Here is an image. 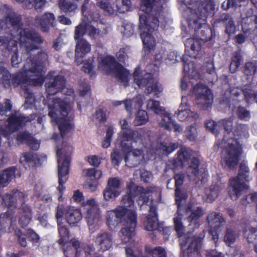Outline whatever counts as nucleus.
I'll use <instances>...</instances> for the list:
<instances>
[{"label":"nucleus","mask_w":257,"mask_h":257,"mask_svg":"<svg viewBox=\"0 0 257 257\" xmlns=\"http://www.w3.org/2000/svg\"><path fill=\"white\" fill-rule=\"evenodd\" d=\"M127 188L128 192L122 196L120 205L107 211L106 220L107 225L111 230H114L121 223L123 227L119 232L121 241L123 243L132 244L134 241V231L137 223V214L133 197L139 195L138 203L142 209L149 207V212L144 221V227L148 231L155 230L158 227V222L152 199L160 201L161 191L158 187L144 189L137 186L132 181L127 184Z\"/></svg>","instance_id":"1"},{"label":"nucleus","mask_w":257,"mask_h":257,"mask_svg":"<svg viewBox=\"0 0 257 257\" xmlns=\"http://www.w3.org/2000/svg\"><path fill=\"white\" fill-rule=\"evenodd\" d=\"M49 116L58 125L62 137L68 133L73 124L68 116L74 102L73 90L65 88L63 76H57L46 83Z\"/></svg>","instance_id":"2"},{"label":"nucleus","mask_w":257,"mask_h":257,"mask_svg":"<svg viewBox=\"0 0 257 257\" xmlns=\"http://www.w3.org/2000/svg\"><path fill=\"white\" fill-rule=\"evenodd\" d=\"M13 27L14 36L0 38V47H4L9 50H12L17 45V40L22 47L28 52L36 49V44H41L43 40L40 36L28 29H23L20 18L13 12H10L6 16L5 22L0 20V31Z\"/></svg>","instance_id":"3"},{"label":"nucleus","mask_w":257,"mask_h":257,"mask_svg":"<svg viewBox=\"0 0 257 257\" xmlns=\"http://www.w3.org/2000/svg\"><path fill=\"white\" fill-rule=\"evenodd\" d=\"M167 0H143L140 7V29L144 48L153 49L156 46L154 35L159 26L156 17L162 10L163 3Z\"/></svg>","instance_id":"4"},{"label":"nucleus","mask_w":257,"mask_h":257,"mask_svg":"<svg viewBox=\"0 0 257 257\" xmlns=\"http://www.w3.org/2000/svg\"><path fill=\"white\" fill-rule=\"evenodd\" d=\"M122 131L119 133L118 142L124 151L128 152L125 161L129 165L140 164L144 159L143 151L138 148L142 146V135L138 131L128 130V123L123 118L119 121Z\"/></svg>","instance_id":"5"},{"label":"nucleus","mask_w":257,"mask_h":257,"mask_svg":"<svg viewBox=\"0 0 257 257\" xmlns=\"http://www.w3.org/2000/svg\"><path fill=\"white\" fill-rule=\"evenodd\" d=\"M248 137L246 126L239 125L235 127L231 133V137L225 136L221 147L224 148L221 160L222 166L226 169L235 168L238 164L242 152L241 144L238 140Z\"/></svg>","instance_id":"6"},{"label":"nucleus","mask_w":257,"mask_h":257,"mask_svg":"<svg viewBox=\"0 0 257 257\" xmlns=\"http://www.w3.org/2000/svg\"><path fill=\"white\" fill-rule=\"evenodd\" d=\"M47 58V54L42 52L36 58L27 59L22 71L17 75L16 79L19 83L41 85L44 81V75L45 73L43 63Z\"/></svg>","instance_id":"7"},{"label":"nucleus","mask_w":257,"mask_h":257,"mask_svg":"<svg viewBox=\"0 0 257 257\" xmlns=\"http://www.w3.org/2000/svg\"><path fill=\"white\" fill-rule=\"evenodd\" d=\"M106 33L105 30L99 31L84 20L75 27L74 39L76 41L75 62L77 65L81 64L83 57L91 51V45L82 38L83 36L87 34L90 39H95Z\"/></svg>","instance_id":"8"},{"label":"nucleus","mask_w":257,"mask_h":257,"mask_svg":"<svg viewBox=\"0 0 257 257\" xmlns=\"http://www.w3.org/2000/svg\"><path fill=\"white\" fill-rule=\"evenodd\" d=\"M182 215L177 211L173 218L175 229L180 238L182 250L187 254L188 257H201L199 250L201 246L202 239L190 234H183L184 227L182 222Z\"/></svg>","instance_id":"9"},{"label":"nucleus","mask_w":257,"mask_h":257,"mask_svg":"<svg viewBox=\"0 0 257 257\" xmlns=\"http://www.w3.org/2000/svg\"><path fill=\"white\" fill-rule=\"evenodd\" d=\"M72 150V146L66 142H63L61 145H58L56 146L59 178L58 189L60 194L64 190L63 184L66 182L68 179L70 155Z\"/></svg>","instance_id":"10"},{"label":"nucleus","mask_w":257,"mask_h":257,"mask_svg":"<svg viewBox=\"0 0 257 257\" xmlns=\"http://www.w3.org/2000/svg\"><path fill=\"white\" fill-rule=\"evenodd\" d=\"M98 69L105 73L114 75L123 85H126L130 80L129 71L116 62L114 58L107 56L98 58Z\"/></svg>","instance_id":"11"},{"label":"nucleus","mask_w":257,"mask_h":257,"mask_svg":"<svg viewBox=\"0 0 257 257\" xmlns=\"http://www.w3.org/2000/svg\"><path fill=\"white\" fill-rule=\"evenodd\" d=\"M249 168L245 164H241L237 177L230 180L228 193L233 200H236L246 189L249 187L247 183L251 178L249 175Z\"/></svg>","instance_id":"12"},{"label":"nucleus","mask_w":257,"mask_h":257,"mask_svg":"<svg viewBox=\"0 0 257 257\" xmlns=\"http://www.w3.org/2000/svg\"><path fill=\"white\" fill-rule=\"evenodd\" d=\"M81 208L86 218L89 229L93 232L98 229L101 224V216L99 205L94 198L83 201Z\"/></svg>","instance_id":"13"},{"label":"nucleus","mask_w":257,"mask_h":257,"mask_svg":"<svg viewBox=\"0 0 257 257\" xmlns=\"http://www.w3.org/2000/svg\"><path fill=\"white\" fill-rule=\"evenodd\" d=\"M134 78L135 82L139 87H146V93H153L157 97L160 96L163 87L161 84L152 78L151 74L144 73L139 68H137L134 73Z\"/></svg>","instance_id":"14"},{"label":"nucleus","mask_w":257,"mask_h":257,"mask_svg":"<svg viewBox=\"0 0 257 257\" xmlns=\"http://www.w3.org/2000/svg\"><path fill=\"white\" fill-rule=\"evenodd\" d=\"M196 95V104L202 109L210 107L212 104L213 96L211 90L203 84L199 83L193 87Z\"/></svg>","instance_id":"15"},{"label":"nucleus","mask_w":257,"mask_h":257,"mask_svg":"<svg viewBox=\"0 0 257 257\" xmlns=\"http://www.w3.org/2000/svg\"><path fill=\"white\" fill-rule=\"evenodd\" d=\"M207 221L212 239L216 242L218 239V233L222 230L225 220L220 213L211 212L208 215Z\"/></svg>","instance_id":"16"},{"label":"nucleus","mask_w":257,"mask_h":257,"mask_svg":"<svg viewBox=\"0 0 257 257\" xmlns=\"http://www.w3.org/2000/svg\"><path fill=\"white\" fill-rule=\"evenodd\" d=\"M31 120L30 118L24 117L20 113H16L13 114L8 118V126L7 127L8 132H5L4 135L7 136L9 134L12 133L17 130L19 129L27 121H30Z\"/></svg>","instance_id":"17"},{"label":"nucleus","mask_w":257,"mask_h":257,"mask_svg":"<svg viewBox=\"0 0 257 257\" xmlns=\"http://www.w3.org/2000/svg\"><path fill=\"white\" fill-rule=\"evenodd\" d=\"M177 115L180 121L196 119L198 117L197 114L191 110L187 102V98L185 96L182 97V102L179 105Z\"/></svg>","instance_id":"18"},{"label":"nucleus","mask_w":257,"mask_h":257,"mask_svg":"<svg viewBox=\"0 0 257 257\" xmlns=\"http://www.w3.org/2000/svg\"><path fill=\"white\" fill-rule=\"evenodd\" d=\"M67 207L68 206L65 207L62 205H58L56 215L59 226V232L60 237L59 239L58 242L61 245H65L69 239V232L68 229L65 226L61 225V218L63 216L64 211L66 210Z\"/></svg>","instance_id":"19"},{"label":"nucleus","mask_w":257,"mask_h":257,"mask_svg":"<svg viewBox=\"0 0 257 257\" xmlns=\"http://www.w3.org/2000/svg\"><path fill=\"white\" fill-rule=\"evenodd\" d=\"M24 198L25 195L23 192L16 191L11 194H6L4 197L0 196V200H2L9 207L13 208L23 203Z\"/></svg>","instance_id":"20"},{"label":"nucleus","mask_w":257,"mask_h":257,"mask_svg":"<svg viewBox=\"0 0 257 257\" xmlns=\"http://www.w3.org/2000/svg\"><path fill=\"white\" fill-rule=\"evenodd\" d=\"M95 242L100 250H107L112 245V235L106 231L100 232L97 234Z\"/></svg>","instance_id":"21"},{"label":"nucleus","mask_w":257,"mask_h":257,"mask_svg":"<svg viewBox=\"0 0 257 257\" xmlns=\"http://www.w3.org/2000/svg\"><path fill=\"white\" fill-rule=\"evenodd\" d=\"M187 213L190 214L187 218L189 225L192 228H197L199 225V218L203 214V211L200 207L189 206Z\"/></svg>","instance_id":"22"},{"label":"nucleus","mask_w":257,"mask_h":257,"mask_svg":"<svg viewBox=\"0 0 257 257\" xmlns=\"http://www.w3.org/2000/svg\"><path fill=\"white\" fill-rule=\"evenodd\" d=\"M242 27L245 33L255 31L257 33V16L253 15L251 10L248 11L246 17L242 18Z\"/></svg>","instance_id":"23"},{"label":"nucleus","mask_w":257,"mask_h":257,"mask_svg":"<svg viewBox=\"0 0 257 257\" xmlns=\"http://www.w3.org/2000/svg\"><path fill=\"white\" fill-rule=\"evenodd\" d=\"M36 25L43 32L48 30L49 26H54L55 17L52 13H46L41 17H37Z\"/></svg>","instance_id":"24"},{"label":"nucleus","mask_w":257,"mask_h":257,"mask_svg":"<svg viewBox=\"0 0 257 257\" xmlns=\"http://www.w3.org/2000/svg\"><path fill=\"white\" fill-rule=\"evenodd\" d=\"M17 140L21 143H28L34 150H37L40 146V142L27 133H20L17 137Z\"/></svg>","instance_id":"25"},{"label":"nucleus","mask_w":257,"mask_h":257,"mask_svg":"<svg viewBox=\"0 0 257 257\" xmlns=\"http://www.w3.org/2000/svg\"><path fill=\"white\" fill-rule=\"evenodd\" d=\"M174 178L175 180V184H176V201L178 204V210H179V212H180V202L183 200L186 199L187 198V195L186 194L182 193L179 188V186H180L183 181L184 176L182 174H176L174 176Z\"/></svg>","instance_id":"26"},{"label":"nucleus","mask_w":257,"mask_h":257,"mask_svg":"<svg viewBox=\"0 0 257 257\" xmlns=\"http://www.w3.org/2000/svg\"><path fill=\"white\" fill-rule=\"evenodd\" d=\"M183 61L184 62V69L187 73L188 76L191 79H197L200 77V75L196 69L195 64L193 62H187V58L186 56H183Z\"/></svg>","instance_id":"27"},{"label":"nucleus","mask_w":257,"mask_h":257,"mask_svg":"<svg viewBox=\"0 0 257 257\" xmlns=\"http://www.w3.org/2000/svg\"><path fill=\"white\" fill-rule=\"evenodd\" d=\"M221 189L219 184L212 185L205 189V197L206 201L212 202L218 197L219 193Z\"/></svg>","instance_id":"28"},{"label":"nucleus","mask_w":257,"mask_h":257,"mask_svg":"<svg viewBox=\"0 0 257 257\" xmlns=\"http://www.w3.org/2000/svg\"><path fill=\"white\" fill-rule=\"evenodd\" d=\"M119 146H120V145H119ZM120 147H121V150L117 148H115V149H114L112 152L111 153V160L112 163L114 165H118V164L122 160V158H123L122 152H123V153H126L125 157H124V160H125V162L126 165L130 167H135V166H137V164L132 165L131 166L128 165V164L126 163V162L125 161V157L128 155V152H126V151H124L121 146H120Z\"/></svg>","instance_id":"29"},{"label":"nucleus","mask_w":257,"mask_h":257,"mask_svg":"<svg viewBox=\"0 0 257 257\" xmlns=\"http://www.w3.org/2000/svg\"><path fill=\"white\" fill-rule=\"evenodd\" d=\"M66 217L68 223L70 224H74L81 220V212L78 209L69 207L66 214Z\"/></svg>","instance_id":"30"},{"label":"nucleus","mask_w":257,"mask_h":257,"mask_svg":"<svg viewBox=\"0 0 257 257\" xmlns=\"http://www.w3.org/2000/svg\"><path fill=\"white\" fill-rule=\"evenodd\" d=\"M191 151L189 149L182 147L177 153V157L175 160L176 165H182L184 163L186 162L191 156Z\"/></svg>","instance_id":"31"},{"label":"nucleus","mask_w":257,"mask_h":257,"mask_svg":"<svg viewBox=\"0 0 257 257\" xmlns=\"http://www.w3.org/2000/svg\"><path fill=\"white\" fill-rule=\"evenodd\" d=\"M15 168H10L0 173V187H4L15 176Z\"/></svg>","instance_id":"32"},{"label":"nucleus","mask_w":257,"mask_h":257,"mask_svg":"<svg viewBox=\"0 0 257 257\" xmlns=\"http://www.w3.org/2000/svg\"><path fill=\"white\" fill-rule=\"evenodd\" d=\"M257 228L248 224L246 225L244 230V236L246 238L248 242L254 243L256 239Z\"/></svg>","instance_id":"33"},{"label":"nucleus","mask_w":257,"mask_h":257,"mask_svg":"<svg viewBox=\"0 0 257 257\" xmlns=\"http://www.w3.org/2000/svg\"><path fill=\"white\" fill-rule=\"evenodd\" d=\"M72 244V246H69L67 248L64 249V253L66 257H74L76 255L79 251L78 250V247L79 246V242L78 240L72 239L71 242L66 243L65 244Z\"/></svg>","instance_id":"34"},{"label":"nucleus","mask_w":257,"mask_h":257,"mask_svg":"<svg viewBox=\"0 0 257 257\" xmlns=\"http://www.w3.org/2000/svg\"><path fill=\"white\" fill-rule=\"evenodd\" d=\"M31 217V211L30 207L24 206L20 212V223L23 226H27L30 223Z\"/></svg>","instance_id":"35"},{"label":"nucleus","mask_w":257,"mask_h":257,"mask_svg":"<svg viewBox=\"0 0 257 257\" xmlns=\"http://www.w3.org/2000/svg\"><path fill=\"white\" fill-rule=\"evenodd\" d=\"M179 147V144L178 143H170L168 145L164 143L160 144L158 148L156 149L155 153L158 155L160 154H169Z\"/></svg>","instance_id":"36"},{"label":"nucleus","mask_w":257,"mask_h":257,"mask_svg":"<svg viewBox=\"0 0 257 257\" xmlns=\"http://www.w3.org/2000/svg\"><path fill=\"white\" fill-rule=\"evenodd\" d=\"M185 46L187 47H190L191 50L193 52V54H192V57H196L201 49L200 41L198 39L190 38L187 39L185 42Z\"/></svg>","instance_id":"37"},{"label":"nucleus","mask_w":257,"mask_h":257,"mask_svg":"<svg viewBox=\"0 0 257 257\" xmlns=\"http://www.w3.org/2000/svg\"><path fill=\"white\" fill-rule=\"evenodd\" d=\"M160 114H161L162 120L159 123L160 125L166 130H170L172 128V125L173 124L174 122L170 114L165 110L163 113Z\"/></svg>","instance_id":"38"},{"label":"nucleus","mask_w":257,"mask_h":257,"mask_svg":"<svg viewBox=\"0 0 257 257\" xmlns=\"http://www.w3.org/2000/svg\"><path fill=\"white\" fill-rule=\"evenodd\" d=\"M120 190H112L106 187L103 191V196L105 201H113L120 195Z\"/></svg>","instance_id":"39"},{"label":"nucleus","mask_w":257,"mask_h":257,"mask_svg":"<svg viewBox=\"0 0 257 257\" xmlns=\"http://www.w3.org/2000/svg\"><path fill=\"white\" fill-rule=\"evenodd\" d=\"M142 101L137 98L132 100H126L124 102L125 110L130 113L133 112L134 109H137L142 106Z\"/></svg>","instance_id":"40"},{"label":"nucleus","mask_w":257,"mask_h":257,"mask_svg":"<svg viewBox=\"0 0 257 257\" xmlns=\"http://www.w3.org/2000/svg\"><path fill=\"white\" fill-rule=\"evenodd\" d=\"M147 107L148 110L157 114L163 113L164 111V108L160 105L159 101L154 99H150L148 101Z\"/></svg>","instance_id":"41"},{"label":"nucleus","mask_w":257,"mask_h":257,"mask_svg":"<svg viewBox=\"0 0 257 257\" xmlns=\"http://www.w3.org/2000/svg\"><path fill=\"white\" fill-rule=\"evenodd\" d=\"M60 9L64 12H72L77 9V5L70 0H59Z\"/></svg>","instance_id":"42"},{"label":"nucleus","mask_w":257,"mask_h":257,"mask_svg":"<svg viewBox=\"0 0 257 257\" xmlns=\"http://www.w3.org/2000/svg\"><path fill=\"white\" fill-rule=\"evenodd\" d=\"M148 120L147 112L145 110H140L137 112L134 122L135 125L139 126L146 124Z\"/></svg>","instance_id":"43"},{"label":"nucleus","mask_w":257,"mask_h":257,"mask_svg":"<svg viewBox=\"0 0 257 257\" xmlns=\"http://www.w3.org/2000/svg\"><path fill=\"white\" fill-rule=\"evenodd\" d=\"M238 237V234L234 230L230 228H227L224 234V241L226 244L230 245L235 241Z\"/></svg>","instance_id":"44"},{"label":"nucleus","mask_w":257,"mask_h":257,"mask_svg":"<svg viewBox=\"0 0 257 257\" xmlns=\"http://www.w3.org/2000/svg\"><path fill=\"white\" fill-rule=\"evenodd\" d=\"M138 176H140L141 180L145 183L150 182L153 179L152 174L150 172L145 170L136 171L134 175V179H136Z\"/></svg>","instance_id":"45"},{"label":"nucleus","mask_w":257,"mask_h":257,"mask_svg":"<svg viewBox=\"0 0 257 257\" xmlns=\"http://www.w3.org/2000/svg\"><path fill=\"white\" fill-rule=\"evenodd\" d=\"M199 164V161L197 158H193L190 165L187 169L188 176L190 178H193L196 176L198 173V166Z\"/></svg>","instance_id":"46"},{"label":"nucleus","mask_w":257,"mask_h":257,"mask_svg":"<svg viewBox=\"0 0 257 257\" xmlns=\"http://www.w3.org/2000/svg\"><path fill=\"white\" fill-rule=\"evenodd\" d=\"M131 7L130 0H116V11L120 13H123L128 11Z\"/></svg>","instance_id":"47"},{"label":"nucleus","mask_w":257,"mask_h":257,"mask_svg":"<svg viewBox=\"0 0 257 257\" xmlns=\"http://www.w3.org/2000/svg\"><path fill=\"white\" fill-rule=\"evenodd\" d=\"M20 162L24 166L27 168L30 167L31 166H33L34 164V157L30 153H25L20 158Z\"/></svg>","instance_id":"48"},{"label":"nucleus","mask_w":257,"mask_h":257,"mask_svg":"<svg viewBox=\"0 0 257 257\" xmlns=\"http://www.w3.org/2000/svg\"><path fill=\"white\" fill-rule=\"evenodd\" d=\"M121 183V181L119 178L111 177L108 180L106 187L112 190H120Z\"/></svg>","instance_id":"49"},{"label":"nucleus","mask_w":257,"mask_h":257,"mask_svg":"<svg viewBox=\"0 0 257 257\" xmlns=\"http://www.w3.org/2000/svg\"><path fill=\"white\" fill-rule=\"evenodd\" d=\"M98 6L102 9L105 12L112 15L116 11L112 5L106 0H103L97 3Z\"/></svg>","instance_id":"50"},{"label":"nucleus","mask_w":257,"mask_h":257,"mask_svg":"<svg viewBox=\"0 0 257 257\" xmlns=\"http://www.w3.org/2000/svg\"><path fill=\"white\" fill-rule=\"evenodd\" d=\"M204 5L203 10H201V16L206 17L207 14L211 13L214 10L215 5L213 0H206Z\"/></svg>","instance_id":"51"},{"label":"nucleus","mask_w":257,"mask_h":257,"mask_svg":"<svg viewBox=\"0 0 257 257\" xmlns=\"http://www.w3.org/2000/svg\"><path fill=\"white\" fill-rule=\"evenodd\" d=\"M220 121L216 122L213 120H208L206 123V127L216 136L220 128Z\"/></svg>","instance_id":"52"},{"label":"nucleus","mask_w":257,"mask_h":257,"mask_svg":"<svg viewBox=\"0 0 257 257\" xmlns=\"http://www.w3.org/2000/svg\"><path fill=\"white\" fill-rule=\"evenodd\" d=\"M84 173L86 176L93 178L95 180L100 179L102 175L100 170H96L94 168L88 169L84 170Z\"/></svg>","instance_id":"53"},{"label":"nucleus","mask_w":257,"mask_h":257,"mask_svg":"<svg viewBox=\"0 0 257 257\" xmlns=\"http://www.w3.org/2000/svg\"><path fill=\"white\" fill-rule=\"evenodd\" d=\"M12 108V105L10 101L7 100L5 103V106L0 104V120H4L6 118V113L10 111Z\"/></svg>","instance_id":"54"},{"label":"nucleus","mask_w":257,"mask_h":257,"mask_svg":"<svg viewBox=\"0 0 257 257\" xmlns=\"http://www.w3.org/2000/svg\"><path fill=\"white\" fill-rule=\"evenodd\" d=\"M241 55L237 53L232 58L230 65V70L231 72H234L240 64L241 61Z\"/></svg>","instance_id":"55"},{"label":"nucleus","mask_w":257,"mask_h":257,"mask_svg":"<svg viewBox=\"0 0 257 257\" xmlns=\"http://www.w3.org/2000/svg\"><path fill=\"white\" fill-rule=\"evenodd\" d=\"M257 72V66L255 63L248 62L245 64L244 73L247 75H252Z\"/></svg>","instance_id":"56"},{"label":"nucleus","mask_w":257,"mask_h":257,"mask_svg":"<svg viewBox=\"0 0 257 257\" xmlns=\"http://www.w3.org/2000/svg\"><path fill=\"white\" fill-rule=\"evenodd\" d=\"M243 94L245 98L248 102H251L253 101L257 102V93H254L252 90H244Z\"/></svg>","instance_id":"57"},{"label":"nucleus","mask_w":257,"mask_h":257,"mask_svg":"<svg viewBox=\"0 0 257 257\" xmlns=\"http://www.w3.org/2000/svg\"><path fill=\"white\" fill-rule=\"evenodd\" d=\"M93 119L96 122H104L106 119V113L102 109H98L96 111Z\"/></svg>","instance_id":"58"},{"label":"nucleus","mask_w":257,"mask_h":257,"mask_svg":"<svg viewBox=\"0 0 257 257\" xmlns=\"http://www.w3.org/2000/svg\"><path fill=\"white\" fill-rule=\"evenodd\" d=\"M237 115L241 119L247 120L250 117V113L244 107H238L236 110Z\"/></svg>","instance_id":"59"},{"label":"nucleus","mask_w":257,"mask_h":257,"mask_svg":"<svg viewBox=\"0 0 257 257\" xmlns=\"http://www.w3.org/2000/svg\"><path fill=\"white\" fill-rule=\"evenodd\" d=\"M33 103H34V106H36V101L35 100L33 94L32 93L28 94L26 98L25 104L24 105L25 108L26 109L32 108Z\"/></svg>","instance_id":"60"},{"label":"nucleus","mask_w":257,"mask_h":257,"mask_svg":"<svg viewBox=\"0 0 257 257\" xmlns=\"http://www.w3.org/2000/svg\"><path fill=\"white\" fill-rule=\"evenodd\" d=\"M186 135L191 141L194 140L197 135V129L196 128L192 125L190 126L186 131Z\"/></svg>","instance_id":"61"},{"label":"nucleus","mask_w":257,"mask_h":257,"mask_svg":"<svg viewBox=\"0 0 257 257\" xmlns=\"http://www.w3.org/2000/svg\"><path fill=\"white\" fill-rule=\"evenodd\" d=\"M37 10H41L46 5V0H28Z\"/></svg>","instance_id":"62"},{"label":"nucleus","mask_w":257,"mask_h":257,"mask_svg":"<svg viewBox=\"0 0 257 257\" xmlns=\"http://www.w3.org/2000/svg\"><path fill=\"white\" fill-rule=\"evenodd\" d=\"M134 32V26L131 23L126 24L124 26L123 35L126 37L132 36Z\"/></svg>","instance_id":"63"},{"label":"nucleus","mask_w":257,"mask_h":257,"mask_svg":"<svg viewBox=\"0 0 257 257\" xmlns=\"http://www.w3.org/2000/svg\"><path fill=\"white\" fill-rule=\"evenodd\" d=\"M153 257H166V253L164 249L161 247H156L152 251Z\"/></svg>","instance_id":"64"}]
</instances>
